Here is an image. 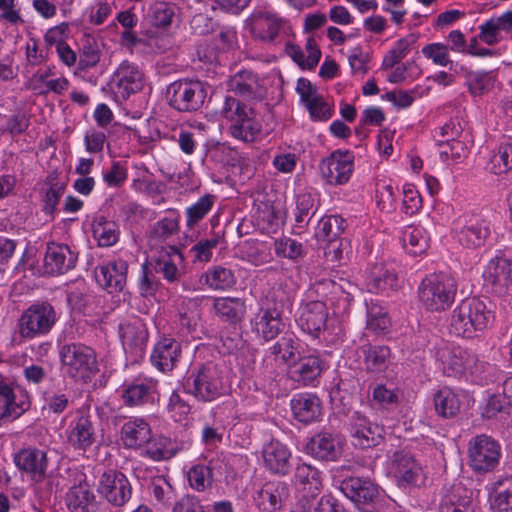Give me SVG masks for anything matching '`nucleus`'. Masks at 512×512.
Returning a JSON list of instances; mask_svg holds the SVG:
<instances>
[{
	"label": "nucleus",
	"mask_w": 512,
	"mask_h": 512,
	"mask_svg": "<svg viewBox=\"0 0 512 512\" xmlns=\"http://www.w3.org/2000/svg\"><path fill=\"white\" fill-rule=\"evenodd\" d=\"M183 387L187 393L203 402L214 401L229 390L223 366L213 361L194 365L185 378Z\"/></svg>",
	"instance_id": "f257e3e1"
},
{
	"label": "nucleus",
	"mask_w": 512,
	"mask_h": 512,
	"mask_svg": "<svg viewBox=\"0 0 512 512\" xmlns=\"http://www.w3.org/2000/svg\"><path fill=\"white\" fill-rule=\"evenodd\" d=\"M492 319V311L483 300L466 298L452 311L449 331L455 336L472 339L487 329Z\"/></svg>",
	"instance_id": "f03ea898"
},
{
	"label": "nucleus",
	"mask_w": 512,
	"mask_h": 512,
	"mask_svg": "<svg viewBox=\"0 0 512 512\" xmlns=\"http://www.w3.org/2000/svg\"><path fill=\"white\" fill-rule=\"evenodd\" d=\"M457 284L446 274H430L419 285L418 295L422 305L430 311H442L454 301Z\"/></svg>",
	"instance_id": "7ed1b4c3"
},
{
	"label": "nucleus",
	"mask_w": 512,
	"mask_h": 512,
	"mask_svg": "<svg viewBox=\"0 0 512 512\" xmlns=\"http://www.w3.org/2000/svg\"><path fill=\"white\" fill-rule=\"evenodd\" d=\"M206 97V85L193 79L176 80L167 86L165 92V98L169 106L182 113L201 110Z\"/></svg>",
	"instance_id": "20e7f679"
},
{
	"label": "nucleus",
	"mask_w": 512,
	"mask_h": 512,
	"mask_svg": "<svg viewBox=\"0 0 512 512\" xmlns=\"http://www.w3.org/2000/svg\"><path fill=\"white\" fill-rule=\"evenodd\" d=\"M57 312L48 301L35 302L20 315L17 326L24 339H35L50 333L57 322Z\"/></svg>",
	"instance_id": "39448f33"
},
{
	"label": "nucleus",
	"mask_w": 512,
	"mask_h": 512,
	"mask_svg": "<svg viewBox=\"0 0 512 512\" xmlns=\"http://www.w3.org/2000/svg\"><path fill=\"white\" fill-rule=\"evenodd\" d=\"M59 354L65 373L71 378L84 380L98 370L94 350L84 344H65Z\"/></svg>",
	"instance_id": "423d86ee"
},
{
	"label": "nucleus",
	"mask_w": 512,
	"mask_h": 512,
	"mask_svg": "<svg viewBox=\"0 0 512 512\" xmlns=\"http://www.w3.org/2000/svg\"><path fill=\"white\" fill-rule=\"evenodd\" d=\"M281 294L283 293L280 291L273 292L271 298L267 299L266 305L260 308L252 321L253 330L265 341L275 339L285 328Z\"/></svg>",
	"instance_id": "0eeeda50"
},
{
	"label": "nucleus",
	"mask_w": 512,
	"mask_h": 512,
	"mask_svg": "<svg viewBox=\"0 0 512 512\" xmlns=\"http://www.w3.org/2000/svg\"><path fill=\"white\" fill-rule=\"evenodd\" d=\"M500 456L499 443L488 435H477L469 441V465L475 472L487 473L494 470L499 464Z\"/></svg>",
	"instance_id": "6e6552de"
},
{
	"label": "nucleus",
	"mask_w": 512,
	"mask_h": 512,
	"mask_svg": "<svg viewBox=\"0 0 512 512\" xmlns=\"http://www.w3.org/2000/svg\"><path fill=\"white\" fill-rule=\"evenodd\" d=\"M456 238L458 243L467 249H478L486 243L491 236L490 222L476 216H464L456 225Z\"/></svg>",
	"instance_id": "1a4fd4ad"
},
{
	"label": "nucleus",
	"mask_w": 512,
	"mask_h": 512,
	"mask_svg": "<svg viewBox=\"0 0 512 512\" xmlns=\"http://www.w3.org/2000/svg\"><path fill=\"white\" fill-rule=\"evenodd\" d=\"M340 489L363 512H372L373 505L379 497L378 486L369 479L360 477L345 478L340 484Z\"/></svg>",
	"instance_id": "9d476101"
},
{
	"label": "nucleus",
	"mask_w": 512,
	"mask_h": 512,
	"mask_svg": "<svg viewBox=\"0 0 512 512\" xmlns=\"http://www.w3.org/2000/svg\"><path fill=\"white\" fill-rule=\"evenodd\" d=\"M391 471L401 487H418L424 483L421 466L405 450H397L390 457Z\"/></svg>",
	"instance_id": "9b49d317"
},
{
	"label": "nucleus",
	"mask_w": 512,
	"mask_h": 512,
	"mask_svg": "<svg viewBox=\"0 0 512 512\" xmlns=\"http://www.w3.org/2000/svg\"><path fill=\"white\" fill-rule=\"evenodd\" d=\"M98 492L113 506H124L132 496V486L121 472L110 470L101 475Z\"/></svg>",
	"instance_id": "f8f14e48"
},
{
	"label": "nucleus",
	"mask_w": 512,
	"mask_h": 512,
	"mask_svg": "<svg viewBox=\"0 0 512 512\" xmlns=\"http://www.w3.org/2000/svg\"><path fill=\"white\" fill-rule=\"evenodd\" d=\"M319 168L327 184H345L353 172V156L348 151H334L321 161Z\"/></svg>",
	"instance_id": "ddd939ff"
},
{
	"label": "nucleus",
	"mask_w": 512,
	"mask_h": 512,
	"mask_svg": "<svg viewBox=\"0 0 512 512\" xmlns=\"http://www.w3.org/2000/svg\"><path fill=\"white\" fill-rule=\"evenodd\" d=\"M16 467L27 474L31 481L43 482L48 474L49 461L45 451L38 448L21 449L14 456Z\"/></svg>",
	"instance_id": "4468645a"
},
{
	"label": "nucleus",
	"mask_w": 512,
	"mask_h": 512,
	"mask_svg": "<svg viewBox=\"0 0 512 512\" xmlns=\"http://www.w3.org/2000/svg\"><path fill=\"white\" fill-rule=\"evenodd\" d=\"M78 254L66 244L49 242L44 255V269L50 275H62L75 268Z\"/></svg>",
	"instance_id": "2eb2a0df"
},
{
	"label": "nucleus",
	"mask_w": 512,
	"mask_h": 512,
	"mask_svg": "<svg viewBox=\"0 0 512 512\" xmlns=\"http://www.w3.org/2000/svg\"><path fill=\"white\" fill-rule=\"evenodd\" d=\"M350 426V433L355 446L370 448L378 445L382 440L383 427L369 421L366 416L358 411L353 413Z\"/></svg>",
	"instance_id": "dca6fc26"
},
{
	"label": "nucleus",
	"mask_w": 512,
	"mask_h": 512,
	"mask_svg": "<svg viewBox=\"0 0 512 512\" xmlns=\"http://www.w3.org/2000/svg\"><path fill=\"white\" fill-rule=\"evenodd\" d=\"M229 88L236 96L248 102H260L266 96V89L252 71H239L231 77Z\"/></svg>",
	"instance_id": "f3484780"
},
{
	"label": "nucleus",
	"mask_w": 512,
	"mask_h": 512,
	"mask_svg": "<svg viewBox=\"0 0 512 512\" xmlns=\"http://www.w3.org/2000/svg\"><path fill=\"white\" fill-rule=\"evenodd\" d=\"M128 264L117 259L95 268L97 283L108 293L120 292L126 285Z\"/></svg>",
	"instance_id": "a211bd4d"
},
{
	"label": "nucleus",
	"mask_w": 512,
	"mask_h": 512,
	"mask_svg": "<svg viewBox=\"0 0 512 512\" xmlns=\"http://www.w3.org/2000/svg\"><path fill=\"white\" fill-rule=\"evenodd\" d=\"M290 496L289 485L282 481L266 482L257 491L254 501L263 512H275L280 510Z\"/></svg>",
	"instance_id": "6ab92c4d"
},
{
	"label": "nucleus",
	"mask_w": 512,
	"mask_h": 512,
	"mask_svg": "<svg viewBox=\"0 0 512 512\" xmlns=\"http://www.w3.org/2000/svg\"><path fill=\"white\" fill-rule=\"evenodd\" d=\"M29 407V401H17L13 383L0 374V426L9 420L19 418Z\"/></svg>",
	"instance_id": "aec40b11"
},
{
	"label": "nucleus",
	"mask_w": 512,
	"mask_h": 512,
	"mask_svg": "<svg viewBox=\"0 0 512 512\" xmlns=\"http://www.w3.org/2000/svg\"><path fill=\"white\" fill-rule=\"evenodd\" d=\"M68 443L76 450L86 451L96 441V428L92 417L81 413L71 421L67 435Z\"/></svg>",
	"instance_id": "412c9836"
},
{
	"label": "nucleus",
	"mask_w": 512,
	"mask_h": 512,
	"mask_svg": "<svg viewBox=\"0 0 512 512\" xmlns=\"http://www.w3.org/2000/svg\"><path fill=\"white\" fill-rule=\"evenodd\" d=\"M483 278L485 284L490 286L495 294H505L511 282L510 261L503 256L496 255L487 264Z\"/></svg>",
	"instance_id": "4be33fe9"
},
{
	"label": "nucleus",
	"mask_w": 512,
	"mask_h": 512,
	"mask_svg": "<svg viewBox=\"0 0 512 512\" xmlns=\"http://www.w3.org/2000/svg\"><path fill=\"white\" fill-rule=\"evenodd\" d=\"M323 371V361L316 354H309L300 357L289 364L287 369L288 377L302 385L313 384Z\"/></svg>",
	"instance_id": "5701e85b"
},
{
	"label": "nucleus",
	"mask_w": 512,
	"mask_h": 512,
	"mask_svg": "<svg viewBox=\"0 0 512 512\" xmlns=\"http://www.w3.org/2000/svg\"><path fill=\"white\" fill-rule=\"evenodd\" d=\"M327 318L326 305L321 301H311L303 307L298 323L304 332L318 337L326 328Z\"/></svg>",
	"instance_id": "b1692460"
},
{
	"label": "nucleus",
	"mask_w": 512,
	"mask_h": 512,
	"mask_svg": "<svg viewBox=\"0 0 512 512\" xmlns=\"http://www.w3.org/2000/svg\"><path fill=\"white\" fill-rule=\"evenodd\" d=\"M264 464L274 474L286 475L290 470L291 452L277 440L264 445L262 450Z\"/></svg>",
	"instance_id": "393cba45"
},
{
	"label": "nucleus",
	"mask_w": 512,
	"mask_h": 512,
	"mask_svg": "<svg viewBox=\"0 0 512 512\" xmlns=\"http://www.w3.org/2000/svg\"><path fill=\"white\" fill-rule=\"evenodd\" d=\"M282 27V19L268 11H257L251 18L252 34L265 42L274 41Z\"/></svg>",
	"instance_id": "a878e982"
},
{
	"label": "nucleus",
	"mask_w": 512,
	"mask_h": 512,
	"mask_svg": "<svg viewBox=\"0 0 512 512\" xmlns=\"http://www.w3.org/2000/svg\"><path fill=\"white\" fill-rule=\"evenodd\" d=\"M113 80L123 97L140 91L143 87V73L138 67L128 61H123L116 72Z\"/></svg>",
	"instance_id": "bb28decb"
},
{
	"label": "nucleus",
	"mask_w": 512,
	"mask_h": 512,
	"mask_svg": "<svg viewBox=\"0 0 512 512\" xmlns=\"http://www.w3.org/2000/svg\"><path fill=\"white\" fill-rule=\"evenodd\" d=\"M181 354V346L172 338L159 341L151 355L152 364L162 372L171 371Z\"/></svg>",
	"instance_id": "cd10ccee"
},
{
	"label": "nucleus",
	"mask_w": 512,
	"mask_h": 512,
	"mask_svg": "<svg viewBox=\"0 0 512 512\" xmlns=\"http://www.w3.org/2000/svg\"><path fill=\"white\" fill-rule=\"evenodd\" d=\"M307 452L317 459L334 461L341 454V448L335 436L329 432H320L307 444Z\"/></svg>",
	"instance_id": "c85d7f7f"
},
{
	"label": "nucleus",
	"mask_w": 512,
	"mask_h": 512,
	"mask_svg": "<svg viewBox=\"0 0 512 512\" xmlns=\"http://www.w3.org/2000/svg\"><path fill=\"white\" fill-rule=\"evenodd\" d=\"M121 440L127 448H139L151 441L150 425L142 418L125 422L121 428Z\"/></svg>",
	"instance_id": "c756f323"
},
{
	"label": "nucleus",
	"mask_w": 512,
	"mask_h": 512,
	"mask_svg": "<svg viewBox=\"0 0 512 512\" xmlns=\"http://www.w3.org/2000/svg\"><path fill=\"white\" fill-rule=\"evenodd\" d=\"M290 406L295 419L305 424L318 420L321 415L320 399L313 394L294 396Z\"/></svg>",
	"instance_id": "7c9ffc66"
},
{
	"label": "nucleus",
	"mask_w": 512,
	"mask_h": 512,
	"mask_svg": "<svg viewBox=\"0 0 512 512\" xmlns=\"http://www.w3.org/2000/svg\"><path fill=\"white\" fill-rule=\"evenodd\" d=\"M366 287L372 293L395 290L398 287V279L392 269L382 263H378L369 269Z\"/></svg>",
	"instance_id": "2f4dec72"
},
{
	"label": "nucleus",
	"mask_w": 512,
	"mask_h": 512,
	"mask_svg": "<svg viewBox=\"0 0 512 512\" xmlns=\"http://www.w3.org/2000/svg\"><path fill=\"white\" fill-rule=\"evenodd\" d=\"M119 334L125 349L141 353L146 345L148 333L139 319L120 324Z\"/></svg>",
	"instance_id": "473e14b6"
},
{
	"label": "nucleus",
	"mask_w": 512,
	"mask_h": 512,
	"mask_svg": "<svg viewBox=\"0 0 512 512\" xmlns=\"http://www.w3.org/2000/svg\"><path fill=\"white\" fill-rule=\"evenodd\" d=\"M479 38L488 45L501 40V32L512 33V11H506L498 17H492L480 27Z\"/></svg>",
	"instance_id": "72a5a7b5"
},
{
	"label": "nucleus",
	"mask_w": 512,
	"mask_h": 512,
	"mask_svg": "<svg viewBox=\"0 0 512 512\" xmlns=\"http://www.w3.org/2000/svg\"><path fill=\"white\" fill-rule=\"evenodd\" d=\"M358 353L363 357L365 368L369 372H383L391 358V350L385 345L364 344L359 347Z\"/></svg>",
	"instance_id": "f704fd0d"
},
{
	"label": "nucleus",
	"mask_w": 512,
	"mask_h": 512,
	"mask_svg": "<svg viewBox=\"0 0 512 512\" xmlns=\"http://www.w3.org/2000/svg\"><path fill=\"white\" fill-rule=\"evenodd\" d=\"M213 309L223 321L237 324L245 315L246 305L244 300L238 297H218L214 299Z\"/></svg>",
	"instance_id": "c9c22d12"
},
{
	"label": "nucleus",
	"mask_w": 512,
	"mask_h": 512,
	"mask_svg": "<svg viewBox=\"0 0 512 512\" xmlns=\"http://www.w3.org/2000/svg\"><path fill=\"white\" fill-rule=\"evenodd\" d=\"M66 504L71 512H95V495L85 485L73 486L66 495Z\"/></svg>",
	"instance_id": "e433bc0d"
},
{
	"label": "nucleus",
	"mask_w": 512,
	"mask_h": 512,
	"mask_svg": "<svg viewBox=\"0 0 512 512\" xmlns=\"http://www.w3.org/2000/svg\"><path fill=\"white\" fill-rule=\"evenodd\" d=\"M489 497L494 512H512V477L493 483Z\"/></svg>",
	"instance_id": "4c0bfd02"
},
{
	"label": "nucleus",
	"mask_w": 512,
	"mask_h": 512,
	"mask_svg": "<svg viewBox=\"0 0 512 512\" xmlns=\"http://www.w3.org/2000/svg\"><path fill=\"white\" fill-rule=\"evenodd\" d=\"M222 115L230 122L229 127H235L244 124L246 119L256 118L252 107L242 103L239 99L232 96H226L222 107Z\"/></svg>",
	"instance_id": "58836bf2"
},
{
	"label": "nucleus",
	"mask_w": 512,
	"mask_h": 512,
	"mask_svg": "<svg viewBox=\"0 0 512 512\" xmlns=\"http://www.w3.org/2000/svg\"><path fill=\"white\" fill-rule=\"evenodd\" d=\"M295 484L311 493L318 492L322 488L321 472L310 464H298L294 472Z\"/></svg>",
	"instance_id": "ea45409f"
},
{
	"label": "nucleus",
	"mask_w": 512,
	"mask_h": 512,
	"mask_svg": "<svg viewBox=\"0 0 512 512\" xmlns=\"http://www.w3.org/2000/svg\"><path fill=\"white\" fill-rule=\"evenodd\" d=\"M434 405L437 414L443 418L454 417L460 411V400L448 387H443L435 393Z\"/></svg>",
	"instance_id": "a19ab883"
},
{
	"label": "nucleus",
	"mask_w": 512,
	"mask_h": 512,
	"mask_svg": "<svg viewBox=\"0 0 512 512\" xmlns=\"http://www.w3.org/2000/svg\"><path fill=\"white\" fill-rule=\"evenodd\" d=\"M152 384L133 382L124 387L122 400L126 406L134 407L148 403L152 399Z\"/></svg>",
	"instance_id": "79ce46f5"
},
{
	"label": "nucleus",
	"mask_w": 512,
	"mask_h": 512,
	"mask_svg": "<svg viewBox=\"0 0 512 512\" xmlns=\"http://www.w3.org/2000/svg\"><path fill=\"white\" fill-rule=\"evenodd\" d=\"M441 512H474L470 493L460 485H455L452 494L441 505Z\"/></svg>",
	"instance_id": "37998d69"
},
{
	"label": "nucleus",
	"mask_w": 512,
	"mask_h": 512,
	"mask_svg": "<svg viewBox=\"0 0 512 512\" xmlns=\"http://www.w3.org/2000/svg\"><path fill=\"white\" fill-rule=\"evenodd\" d=\"M346 221L339 215L324 216L318 223L316 236L321 240H336L345 230Z\"/></svg>",
	"instance_id": "c03bdc74"
},
{
	"label": "nucleus",
	"mask_w": 512,
	"mask_h": 512,
	"mask_svg": "<svg viewBox=\"0 0 512 512\" xmlns=\"http://www.w3.org/2000/svg\"><path fill=\"white\" fill-rule=\"evenodd\" d=\"M205 283L213 290H227L236 283L234 273L223 266L208 269L205 274Z\"/></svg>",
	"instance_id": "a18cd8bd"
},
{
	"label": "nucleus",
	"mask_w": 512,
	"mask_h": 512,
	"mask_svg": "<svg viewBox=\"0 0 512 512\" xmlns=\"http://www.w3.org/2000/svg\"><path fill=\"white\" fill-rule=\"evenodd\" d=\"M476 362V355L461 348L453 349L444 362L449 374H462L466 369L472 368Z\"/></svg>",
	"instance_id": "49530a36"
},
{
	"label": "nucleus",
	"mask_w": 512,
	"mask_h": 512,
	"mask_svg": "<svg viewBox=\"0 0 512 512\" xmlns=\"http://www.w3.org/2000/svg\"><path fill=\"white\" fill-rule=\"evenodd\" d=\"M402 242L407 252L414 256L424 253L428 248V239L423 229L418 227L406 228L403 232Z\"/></svg>",
	"instance_id": "de8ad7c7"
},
{
	"label": "nucleus",
	"mask_w": 512,
	"mask_h": 512,
	"mask_svg": "<svg viewBox=\"0 0 512 512\" xmlns=\"http://www.w3.org/2000/svg\"><path fill=\"white\" fill-rule=\"evenodd\" d=\"M269 350L276 360H281L289 367L296 359L297 343L292 335H284Z\"/></svg>",
	"instance_id": "09e8293b"
},
{
	"label": "nucleus",
	"mask_w": 512,
	"mask_h": 512,
	"mask_svg": "<svg viewBox=\"0 0 512 512\" xmlns=\"http://www.w3.org/2000/svg\"><path fill=\"white\" fill-rule=\"evenodd\" d=\"M188 482L192 489L203 492L213 483V471L204 464L193 465L188 471Z\"/></svg>",
	"instance_id": "8fccbe9b"
},
{
	"label": "nucleus",
	"mask_w": 512,
	"mask_h": 512,
	"mask_svg": "<svg viewBox=\"0 0 512 512\" xmlns=\"http://www.w3.org/2000/svg\"><path fill=\"white\" fill-rule=\"evenodd\" d=\"M93 233L100 246L109 247L118 240L115 223L106 220L103 216L96 218L93 222Z\"/></svg>",
	"instance_id": "3c124183"
},
{
	"label": "nucleus",
	"mask_w": 512,
	"mask_h": 512,
	"mask_svg": "<svg viewBox=\"0 0 512 512\" xmlns=\"http://www.w3.org/2000/svg\"><path fill=\"white\" fill-rule=\"evenodd\" d=\"M215 202V196L206 194L198 199L196 203L186 210L187 226L193 228L201 221L212 209Z\"/></svg>",
	"instance_id": "603ef678"
},
{
	"label": "nucleus",
	"mask_w": 512,
	"mask_h": 512,
	"mask_svg": "<svg viewBox=\"0 0 512 512\" xmlns=\"http://www.w3.org/2000/svg\"><path fill=\"white\" fill-rule=\"evenodd\" d=\"M416 41L414 35H409L397 41L396 45L384 57L382 67L390 69L398 64L409 52L410 46Z\"/></svg>",
	"instance_id": "864d4df0"
},
{
	"label": "nucleus",
	"mask_w": 512,
	"mask_h": 512,
	"mask_svg": "<svg viewBox=\"0 0 512 512\" xmlns=\"http://www.w3.org/2000/svg\"><path fill=\"white\" fill-rule=\"evenodd\" d=\"M512 169V144L501 145L490 159V171L495 175Z\"/></svg>",
	"instance_id": "5fc2aeb1"
},
{
	"label": "nucleus",
	"mask_w": 512,
	"mask_h": 512,
	"mask_svg": "<svg viewBox=\"0 0 512 512\" xmlns=\"http://www.w3.org/2000/svg\"><path fill=\"white\" fill-rule=\"evenodd\" d=\"M147 444L146 455L155 461L168 460L176 454V450L166 437H158Z\"/></svg>",
	"instance_id": "6e6d98bb"
},
{
	"label": "nucleus",
	"mask_w": 512,
	"mask_h": 512,
	"mask_svg": "<svg viewBox=\"0 0 512 512\" xmlns=\"http://www.w3.org/2000/svg\"><path fill=\"white\" fill-rule=\"evenodd\" d=\"M176 5L164 1L156 2L151 7L152 22L157 27L169 26L175 15Z\"/></svg>",
	"instance_id": "4d7b16f0"
},
{
	"label": "nucleus",
	"mask_w": 512,
	"mask_h": 512,
	"mask_svg": "<svg viewBox=\"0 0 512 512\" xmlns=\"http://www.w3.org/2000/svg\"><path fill=\"white\" fill-rule=\"evenodd\" d=\"M229 131L235 139L252 142L261 132V125L256 118L246 119V122L242 125L229 127Z\"/></svg>",
	"instance_id": "13d9d810"
},
{
	"label": "nucleus",
	"mask_w": 512,
	"mask_h": 512,
	"mask_svg": "<svg viewBox=\"0 0 512 512\" xmlns=\"http://www.w3.org/2000/svg\"><path fill=\"white\" fill-rule=\"evenodd\" d=\"M47 183H49V188L47 189L43 199V211L47 215L53 216L59 200L64 193L65 185L58 182H51L50 178L47 179Z\"/></svg>",
	"instance_id": "bf43d9fd"
},
{
	"label": "nucleus",
	"mask_w": 512,
	"mask_h": 512,
	"mask_svg": "<svg viewBox=\"0 0 512 512\" xmlns=\"http://www.w3.org/2000/svg\"><path fill=\"white\" fill-rule=\"evenodd\" d=\"M277 256L295 260L302 256L303 246L291 238L278 239L274 243Z\"/></svg>",
	"instance_id": "052dcab7"
},
{
	"label": "nucleus",
	"mask_w": 512,
	"mask_h": 512,
	"mask_svg": "<svg viewBox=\"0 0 512 512\" xmlns=\"http://www.w3.org/2000/svg\"><path fill=\"white\" fill-rule=\"evenodd\" d=\"M159 281L155 273L144 263L141 267V276L139 278V292L143 297L153 296L159 288Z\"/></svg>",
	"instance_id": "680f3d73"
},
{
	"label": "nucleus",
	"mask_w": 512,
	"mask_h": 512,
	"mask_svg": "<svg viewBox=\"0 0 512 512\" xmlns=\"http://www.w3.org/2000/svg\"><path fill=\"white\" fill-rule=\"evenodd\" d=\"M152 493L156 500L163 505H170L174 498V488L163 477H157L151 484Z\"/></svg>",
	"instance_id": "e2e57ef3"
},
{
	"label": "nucleus",
	"mask_w": 512,
	"mask_h": 512,
	"mask_svg": "<svg viewBox=\"0 0 512 512\" xmlns=\"http://www.w3.org/2000/svg\"><path fill=\"white\" fill-rule=\"evenodd\" d=\"M314 208V199L308 194H299L296 199V213L295 221L300 228L304 227V224L309 222L306 218L309 216Z\"/></svg>",
	"instance_id": "0e129e2a"
},
{
	"label": "nucleus",
	"mask_w": 512,
	"mask_h": 512,
	"mask_svg": "<svg viewBox=\"0 0 512 512\" xmlns=\"http://www.w3.org/2000/svg\"><path fill=\"white\" fill-rule=\"evenodd\" d=\"M219 244V237H213L211 239L200 240L191 249L194 260L201 262H208L212 257V250Z\"/></svg>",
	"instance_id": "69168bd1"
},
{
	"label": "nucleus",
	"mask_w": 512,
	"mask_h": 512,
	"mask_svg": "<svg viewBox=\"0 0 512 512\" xmlns=\"http://www.w3.org/2000/svg\"><path fill=\"white\" fill-rule=\"evenodd\" d=\"M468 89L473 95H482L493 86V79L489 73H474L469 75Z\"/></svg>",
	"instance_id": "338daca9"
},
{
	"label": "nucleus",
	"mask_w": 512,
	"mask_h": 512,
	"mask_svg": "<svg viewBox=\"0 0 512 512\" xmlns=\"http://www.w3.org/2000/svg\"><path fill=\"white\" fill-rule=\"evenodd\" d=\"M422 53L425 57L432 59L437 65L447 66L451 63L448 55V48L441 43L426 45L423 47Z\"/></svg>",
	"instance_id": "774afa93"
}]
</instances>
